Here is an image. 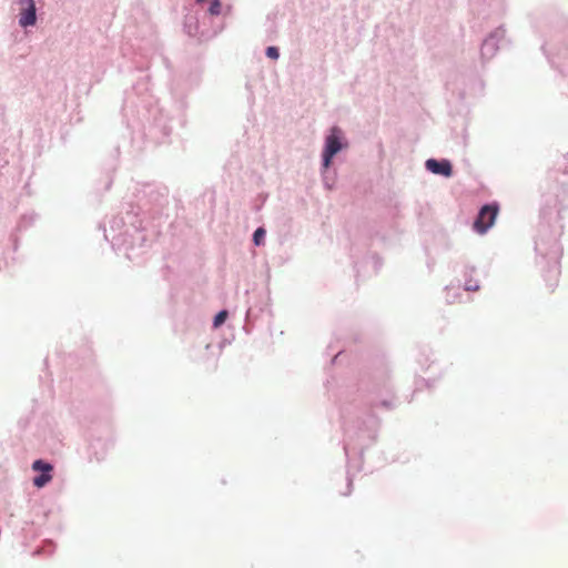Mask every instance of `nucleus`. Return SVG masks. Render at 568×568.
Listing matches in <instances>:
<instances>
[{"label": "nucleus", "mask_w": 568, "mask_h": 568, "mask_svg": "<svg viewBox=\"0 0 568 568\" xmlns=\"http://www.w3.org/2000/svg\"><path fill=\"white\" fill-rule=\"evenodd\" d=\"M498 211L499 209L495 204L484 205L474 222V230L479 234L486 233L487 230L495 223Z\"/></svg>", "instance_id": "nucleus-1"}, {"label": "nucleus", "mask_w": 568, "mask_h": 568, "mask_svg": "<svg viewBox=\"0 0 568 568\" xmlns=\"http://www.w3.org/2000/svg\"><path fill=\"white\" fill-rule=\"evenodd\" d=\"M342 131L341 129L334 126L331 129L329 134L325 141V149L323 152V164L324 168H328L331 164L332 158L342 150Z\"/></svg>", "instance_id": "nucleus-2"}, {"label": "nucleus", "mask_w": 568, "mask_h": 568, "mask_svg": "<svg viewBox=\"0 0 568 568\" xmlns=\"http://www.w3.org/2000/svg\"><path fill=\"white\" fill-rule=\"evenodd\" d=\"M19 24L23 28L33 26L37 21L34 0H19Z\"/></svg>", "instance_id": "nucleus-3"}, {"label": "nucleus", "mask_w": 568, "mask_h": 568, "mask_svg": "<svg viewBox=\"0 0 568 568\" xmlns=\"http://www.w3.org/2000/svg\"><path fill=\"white\" fill-rule=\"evenodd\" d=\"M426 169L434 174L443 175L449 178L453 174L452 164L447 160L437 161L435 159H429L426 161Z\"/></svg>", "instance_id": "nucleus-4"}, {"label": "nucleus", "mask_w": 568, "mask_h": 568, "mask_svg": "<svg viewBox=\"0 0 568 568\" xmlns=\"http://www.w3.org/2000/svg\"><path fill=\"white\" fill-rule=\"evenodd\" d=\"M51 479L52 476L50 475V473H42L40 476L34 477L33 484L38 488H41L45 486Z\"/></svg>", "instance_id": "nucleus-5"}, {"label": "nucleus", "mask_w": 568, "mask_h": 568, "mask_svg": "<svg viewBox=\"0 0 568 568\" xmlns=\"http://www.w3.org/2000/svg\"><path fill=\"white\" fill-rule=\"evenodd\" d=\"M32 468H33V470L42 471V473H50L52 470V466L48 463H44L41 459L36 460L32 464Z\"/></svg>", "instance_id": "nucleus-6"}, {"label": "nucleus", "mask_w": 568, "mask_h": 568, "mask_svg": "<svg viewBox=\"0 0 568 568\" xmlns=\"http://www.w3.org/2000/svg\"><path fill=\"white\" fill-rule=\"evenodd\" d=\"M265 237V230L263 227H258L253 234V241L255 245H261Z\"/></svg>", "instance_id": "nucleus-7"}, {"label": "nucleus", "mask_w": 568, "mask_h": 568, "mask_svg": "<svg viewBox=\"0 0 568 568\" xmlns=\"http://www.w3.org/2000/svg\"><path fill=\"white\" fill-rule=\"evenodd\" d=\"M465 290L476 292L479 290L478 280L470 277L465 282Z\"/></svg>", "instance_id": "nucleus-8"}, {"label": "nucleus", "mask_w": 568, "mask_h": 568, "mask_svg": "<svg viewBox=\"0 0 568 568\" xmlns=\"http://www.w3.org/2000/svg\"><path fill=\"white\" fill-rule=\"evenodd\" d=\"M221 12V2L219 0H213L210 6L211 14H220Z\"/></svg>", "instance_id": "nucleus-9"}, {"label": "nucleus", "mask_w": 568, "mask_h": 568, "mask_svg": "<svg viewBox=\"0 0 568 568\" xmlns=\"http://www.w3.org/2000/svg\"><path fill=\"white\" fill-rule=\"evenodd\" d=\"M266 55L273 60H276L278 58V50L275 47H268L266 49Z\"/></svg>", "instance_id": "nucleus-10"}, {"label": "nucleus", "mask_w": 568, "mask_h": 568, "mask_svg": "<svg viewBox=\"0 0 568 568\" xmlns=\"http://www.w3.org/2000/svg\"><path fill=\"white\" fill-rule=\"evenodd\" d=\"M226 317H227V312L221 311L214 316V320H226Z\"/></svg>", "instance_id": "nucleus-11"}, {"label": "nucleus", "mask_w": 568, "mask_h": 568, "mask_svg": "<svg viewBox=\"0 0 568 568\" xmlns=\"http://www.w3.org/2000/svg\"><path fill=\"white\" fill-rule=\"evenodd\" d=\"M567 164L565 165L564 173H568V154L566 155Z\"/></svg>", "instance_id": "nucleus-12"}, {"label": "nucleus", "mask_w": 568, "mask_h": 568, "mask_svg": "<svg viewBox=\"0 0 568 568\" xmlns=\"http://www.w3.org/2000/svg\"><path fill=\"white\" fill-rule=\"evenodd\" d=\"M222 323H223V322H220V321L214 322V327H219V326H220V324H222Z\"/></svg>", "instance_id": "nucleus-13"}, {"label": "nucleus", "mask_w": 568, "mask_h": 568, "mask_svg": "<svg viewBox=\"0 0 568 568\" xmlns=\"http://www.w3.org/2000/svg\"><path fill=\"white\" fill-rule=\"evenodd\" d=\"M555 273H556V275H558V274H559V270H558V267H556Z\"/></svg>", "instance_id": "nucleus-14"}]
</instances>
